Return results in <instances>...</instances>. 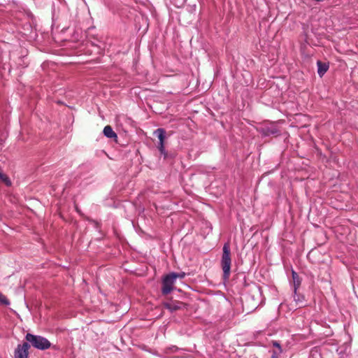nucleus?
Here are the masks:
<instances>
[{
    "mask_svg": "<svg viewBox=\"0 0 358 358\" xmlns=\"http://www.w3.org/2000/svg\"><path fill=\"white\" fill-rule=\"evenodd\" d=\"M158 150H159L160 153L164 156V157H166L167 153L165 150L164 143H159L158 144Z\"/></svg>",
    "mask_w": 358,
    "mask_h": 358,
    "instance_id": "nucleus-12",
    "label": "nucleus"
},
{
    "mask_svg": "<svg viewBox=\"0 0 358 358\" xmlns=\"http://www.w3.org/2000/svg\"><path fill=\"white\" fill-rule=\"evenodd\" d=\"M182 305V303L180 301H171L164 303V306L171 312H173L181 308Z\"/></svg>",
    "mask_w": 358,
    "mask_h": 358,
    "instance_id": "nucleus-6",
    "label": "nucleus"
},
{
    "mask_svg": "<svg viewBox=\"0 0 358 358\" xmlns=\"http://www.w3.org/2000/svg\"><path fill=\"white\" fill-rule=\"evenodd\" d=\"M293 290H294V295H293L294 300L296 301L297 305H299L300 306H302V303H303V301L304 299L303 296L298 294L297 291H295L294 289H293Z\"/></svg>",
    "mask_w": 358,
    "mask_h": 358,
    "instance_id": "nucleus-11",
    "label": "nucleus"
},
{
    "mask_svg": "<svg viewBox=\"0 0 358 358\" xmlns=\"http://www.w3.org/2000/svg\"><path fill=\"white\" fill-rule=\"evenodd\" d=\"M282 352H277V351H273L271 358H279V355Z\"/></svg>",
    "mask_w": 358,
    "mask_h": 358,
    "instance_id": "nucleus-16",
    "label": "nucleus"
},
{
    "mask_svg": "<svg viewBox=\"0 0 358 358\" xmlns=\"http://www.w3.org/2000/svg\"><path fill=\"white\" fill-rule=\"evenodd\" d=\"M171 273L173 274L176 276V280L177 278L182 279L185 276V272H180V273L172 272Z\"/></svg>",
    "mask_w": 358,
    "mask_h": 358,
    "instance_id": "nucleus-14",
    "label": "nucleus"
},
{
    "mask_svg": "<svg viewBox=\"0 0 358 358\" xmlns=\"http://www.w3.org/2000/svg\"><path fill=\"white\" fill-rule=\"evenodd\" d=\"M165 130L162 128H159L155 131V134L157 136L159 142V143H164L165 139Z\"/></svg>",
    "mask_w": 358,
    "mask_h": 358,
    "instance_id": "nucleus-10",
    "label": "nucleus"
},
{
    "mask_svg": "<svg viewBox=\"0 0 358 358\" xmlns=\"http://www.w3.org/2000/svg\"><path fill=\"white\" fill-rule=\"evenodd\" d=\"M292 278L293 289H294L295 291H297L298 289L301 286V279L299 276L298 273L294 270L292 271Z\"/></svg>",
    "mask_w": 358,
    "mask_h": 358,
    "instance_id": "nucleus-7",
    "label": "nucleus"
},
{
    "mask_svg": "<svg viewBox=\"0 0 358 358\" xmlns=\"http://www.w3.org/2000/svg\"><path fill=\"white\" fill-rule=\"evenodd\" d=\"M317 73L320 76H322L328 70L329 66L325 64L322 63L320 61H317Z\"/></svg>",
    "mask_w": 358,
    "mask_h": 358,
    "instance_id": "nucleus-8",
    "label": "nucleus"
},
{
    "mask_svg": "<svg viewBox=\"0 0 358 358\" xmlns=\"http://www.w3.org/2000/svg\"><path fill=\"white\" fill-rule=\"evenodd\" d=\"M25 338L28 343H30L35 348L39 350L48 349L51 345L50 341L47 338L41 336H36L28 333Z\"/></svg>",
    "mask_w": 358,
    "mask_h": 358,
    "instance_id": "nucleus-2",
    "label": "nucleus"
},
{
    "mask_svg": "<svg viewBox=\"0 0 358 358\" xmlns=\"http://www.w3.org/2000/svg\"><path fill=\"white\" fill-rule=\"evenodd\" d=\"M272 344H273V347H275V348H278L277 352H282L281 346H280V343L278 341H273Z\"/></svg>",
    "mask_w": 358,
    "mask_h": 358,
    "instance_id": "nucleus-15",
    "label": "nucleus"
},
{
    "mask_svg": "<svg viewBox=\"0 0 358 358\" xmlns=\"http://www.w3.org/2000/svg\"><path fill=\"white\" fill-rule=\"evenodd\" d=\"M222 251L221 265L223 271V278L227 280L230 275L231 264L230 247L228 243L224 245Z\"/></svg>",
    "mask_w": 358,
    "mask_h": 358,
    "instance_id": "nucleus-1",
    "label": "nucleus"
},
{
    "mask_svg": "<svg viewBox=\"0 0 358 358\" xmlns=\"http://www.w3.org/2000/svg\"><path fill=\"white\" fill-rule=\"evenodd\" d=\"M261 134L264 136H269L271 135H278L280 134V130L277 127V126L274 124H271L270 126H266L261 129Z\"/></svg>",
    "mask_w": 358,
    "mask_h": 358,
    "instance_id": "nucleus-5",
    "label": "nucleus"
},
{
    "mask_svg": "<svg viewBox=\"0 0 358 358\" xmlns=\"http://www.w3.org/2000/svg\"><path fill=\"white\" fill-rule=\"evenodd\" d=\"M0 303L3 305H9V301L7 298L1 293H0Z\"/></svg>",
    "mask_w": 358,
    "mask_h": 358,
    "instance_id": "nucleus-13",
    "label": "nucleus"
},
{
    "mask_svg": "<svg viewBox=\"0 0 358 358\" xmlns=\"http://www.w3.org/2000/svg\"><path fill=\"white\" fill-rule=\"evenodd\" d=\"M176 276L171 273L164 276L162 279V292L164 295H167L173 289V285L176 282Z\"/></svg>",
    "mask_w": 358,
    "mask_h": 358,
    "instance_id": "nucleus-3",
    "label": "nucleus"
},
{
    "mask_svg": "<svg viewBox=\"0 0 358 358\" xmlns=\"http://www.w3.org/2000/svg\"><path fill=\"white\" fill-rule=\"evenodd\" d=\"M29 348L30 345L28 343L18 345L14 352L15 358H27Z\"/></svg>",
    "mask_w": 358,
    "mask_h": 358,
    "instance_id": "nucleus-4",
    "label": "nucleus"
},
{
    "mask_svg": "<svg viewBox=\"0 0 358 358\" xmlns=\"http://www.w3.org/2000/svg\"><path fill=\"white\" fill-rule=\"evenodd\" d=\"M103 132L104 136H106L107 138H117V134L114 132L112 127L109 125H107L103 128Z\"/></svg>",
    "mask_w": 358,
    "mask_h": 358,
    "instance_id": "nucleus-9",
    "label": "nucleus"
}]
</instances>
